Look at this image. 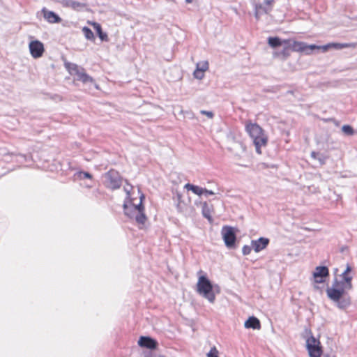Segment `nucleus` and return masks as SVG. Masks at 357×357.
I'll use <instances>...</instances> for the list:
<instances>
[{
  "mask_svg": "<svg viewBox=\"0 0 357 357\" xmlns=\"http://www.w3.org/2000/svg\"><path fill=\"white\" fill-rule=\"evenodd\" d=\"M340 277L341 280L335 278L331 287H327L326 292L328 298L335 303L338 308L344 310L348 307L351 303L348 291L353 288L352 277L344 272L340 275Z\"/></svg>",
  "mask_w": 357,
  "mask_h": 357,
  "instance_id": "nucleus-1",
  "label": "nucleus"
},
{
  "mask_svg": "<svg viewBox=\"0 0 357 357\" xmlns=\"http://www.w3.org/2000/svg\"><path fill=\"white\" fill-rule=\"evenodd\" d=\"M145 199V195L141 193L139 197V203L135 204L133 203V199L130 201L124 200L123 204V213L126 216L132 219L135 218L137 223L139 225H144L147 219L144 213V206L143 200Z\"/></svg>",
  "mask_w": 357,
  "mask_h": 357,
  "instance_id": "nucleus-2",
  "label": "nucleus"
},
{
  "mask_svg": "<svg viewBox=\"0 0 357 357\" xmlns=\"http://www.w3.org/2000/svg\"><path fill=\"white\" fill-rule=\"evenodd\" d=\"M245 130L252 139L256 151L260 154L261 147L266 146L268 140L263 129L257 123L248 121L245 123Z\"/></svg>",
  "mask_w": 357,
  "mask_h": 357,
  "instance_id": "nucleus-3",
  "label": "nucleus"
},
{
  "mask_svg": "<svg viewBox=\"0 0 357 357\" xmlns=\"http://www.w3.org/2000/svg\"><path fill=\"white\" fill-rule=\"evenodd\" d=\"M215 288L206 276L202 275L199 278L197 283V291L211 303H213L215 300Z\"/></svg>",
  "mask_w": 357,
  "mask_h": 357,
  "instance_id": "nucleus-4",
  "label": "nucleus"
},
{
  "mask_svg": "<svg viewBox=\"0 0 357 357\" xmlns=\"http://www.w3.org/2000/svg\"><path fill=\"white\" fill-rule=\"evenodd\" d=\"M64 66L71 75L76 76L75 79L77 81L83 84H93L96 89H98L94 79L86 73L84 68L70 62H65Z\"/></svg>",
  "mask_w": 357,
  "mask_h": 357,
  "instance_id": "nucleus-5",
  "label": "nucleus"
},
{
  "mask_svg": "<svg viewBox=\"0 0 357 357\" xmlns=\"http://www.w3.org/2000/svg\"><path fill=\"white\" fill-rule=\"evenodd\" d=\"M104 185L112 190L119 189L122 185V177L119 172L112 169L104 174Z\"/></svg>",
  "mask_w": 357,
  "mask_h": 357,
  "instance_id": "nucleus-6",
  "label": "nucleus"
},
{
  "mask_svg": "<svg viewBox=\"0 0 357 357\" xmlns=\"http://www.w3.org/2000/svg\"><path fill=\"white\" fill-rule=\"evenodd\" d=\"M254 6V14L255 18L258 20L260 17L264 14H268L273 9L275 0H263V3L256 2L255 0H252Z\"/></svg>",
  "mask_w": 357,
  "mask_h": 357,
  "instance_id": "nucleus-7",
  "label": "nucleus"
},
{
  "mask_svg": "<svg viewBox=\"0 0 357 357\" xmlns=\"http://www.w3.org/2000/svg\"><path fill=\"white\" fill-rule=\"evenodd\" d=\"M321 343L314 336L311 335L306 341V347L310 357H321L322 349Z\"/></svg>",
  "mask_w": 357,
  "mask_h": 357,
  "instance_id": "nucleus-8",
  "label": "nucleus"
},
{
  "mask_svg": "<svg viewBox=\"0 0 357 357\" xmlns=\"http://www.w3.org/2000/svg\"><path fill=\"white\" fill-rule=\"evenodd\" d=\"M222 235L227 247L232 248L236 239L234 228L229 226H225L222 229Z\"/></svg>",
  "mask_w": 357,
  "mask_h": 357,
  "instance_id": "nucleus-9",
  "label": "nucleus"
},
{
  "mask_svg": "<svg viewBox=\"0 0 357 357\" xmlns=\"http://www.w3.org/2000/svg\"><path fill=\"white\" fill-rule=\"evenodd\" d=\"M29 47L30 54L34 59L41 57L45 52L43 43L38 40L31 41Z\"/></svg>",
  "mask_w": 357,
  "mask_h": 357,
  "instance_id": "nucleus-10",
  "label": "nucleus"
},
{
  "mask_svg": "<svg viewBox=\"0 0 357 357\" xmlns=\"http://www.w3.org/2000/svg\"><path fill=\"white\" fill-rule=\"evenodd\" d=\"M313 280L315 283L319 284L325 282L326 278L329 275V271L326 266H317L313 272Z\"/></svg>",
  "mask_w": 357,
  "mask_h": 357,
  "instance_id": "nucleus-11",
  "label": "nucleus"
},
{
  "mask_svg": "<svg viewBox=\"0 0 357 357\" xmlns=\"http://www.w3.org/2000/svg\"><path fill=\"white\" fill-rule=\"evenodd\" d=\"M138 344L140 347L155 349L158 345V342L150 336H141L138 340Z\"/></svg>",
  "mask_w": 357,
  "mask_h": 357,
  "instance_id": "nucleus-12",
  "label": "nucleus"
},
{
  "mask_svg": "<svg viewBox=\"0 0 357 357\" xmlns=\"http://www.w3.org/2000/svg\"><path fill=\"white\" fill-rule=\"evenodd\" d=\"M269 243V239L264 237H260L257 240L251 241V245L255 252H259L265 249Z\"/></svg>",
  "mask_w": 357,
  "mask_h": 357,
  "instance_id": "nucleus-13",
  "label": "nucleus"
},
{
  "mask_svg": "<svg viewBox=\"0 0 357 357\" xmlns=\"http://www.w3.org/2000/svg\"><path fill=\"white\" fill-rule=\"evenodd\" d=\"M44 18L50 23H59L61 18L54 11L47 10L46 8L42 9Z\"/></svg>",
  "mask_w": 357,
  "mask_h": 357,
  "instance_id": "nucleus-14",
  "label": "nucleus"
},
{
  "mask_svg": "<svg viewBox=\"0 0 357 357\" xmlns=\"http://www.w3.org/2000/svg\"><path fill=\"white\" fill-rule=\"evenodd\" d=\"M232 139L234 140V144L232 146L229 148V150L238 157L240 152H244L245 151V146L242 142L234 140V137H232Z\"/></svg>",
  "mask_w": 357,
  "mask_h": 357,
  "instance_id": "nucleus-15",
  "label": "nucleus"
},
{
  "mask_svg": "<svg viewBox=\"0 0 357 357\" xmlns=\"http://www.w3.org/2000/svg\"><path fill=\"white\" fill-rule=\"evenodd\" d=\"M213 211V205L209 204L206 202L202 204V215L204 218L208 219L209 222H212V220H213L212 215H211Z\"/></svg>",
  "mask_w": 357,
  "mask_h": 357,
  "instance_id": "nucleus-16",
  "label": "nucleus"
},
{
  "mask_svg": "<svg viewBox=\"0 0 357 357\" xmlns=\"http://www.w3.org/2000/svg\"><path fill=\"white\" fill-rule=\"evenodd\" d=\"M244 326L246 328L259 329L261 328V324L257 318L255 317H250L245 321Z\"/></svg>",
  "mask_w": 357,
  "mask_h": 357,
  "instance_id": "nucleus-17",
  "label": "nucleus"
},
{
  "mask_svg": "<svg viewBox=\"0 0 357 357\" xmlns=\"http://www.w3.org/2000/svg\"><path fill=\"white\" fill-rule=\"evenodd\" d=\"M333 47L337 50H341L343 48H355L357 47L356 43H329L327 45L324 47V50H327L328 47Z\"/></svg>",
  "mask_w": 357,
  "mask_h": 357,
  "instance_id": "nucleus-18",
  "label": "nucleus"
},
{
  "mask_svg": "<svg viewBox=\"0 0 357 357\" xmlns=\"http://www.w3.org/2000/svg\"><path fill=\"white\" fill-rule=\"evenodd\" d=\"M92 25L101 41H107V34L102 31L101 25L98 22H93Z\"/></svg>",
  "mask_w": 357,
  "mask_h": 357,
  "instance_id": "nucleus-19",
  "label": "nucleus"
},
{
  "mask_svg": "<svg viewBox=\"0 0 357 357\" xmlns=\"http://www.w3.org/2000/svg\"><path fill=\"white\" fill-rule=\"evenodd\" d=\"M289 46L295 52H301L306 54V43L304 42L294 41Z\"/></svg>",
  "mask_w": 357,
  "mask_h": 357,
  "instance_id": "nucleus-20",
  "label": "nucleus"
},
{
  "mask_svg": "<svg viewBox=\"0 0 357 357\" xmlns=\"http://www.w3.org/2000/svg\"><path fill=\"white\" fill-rule=\"evenodd\" d=\"M185 188L187 189L188 190H192L193 193L197 195H202L203 194V188L197 185L187 183L185 185Z\"/></svg>",
  "mask_w": 357,
  "mask_h": 357,
  "instance_id": "nucleus-21",
  "label": "nucleus"
},
{
  "mask_svg": "<svg viewBox=\"0 0 357 357\" xmlns=\"http://www.w3.org/2000/svg\"><path fill=\"white\" fill-rule=\"evenodd\" d=\"M74 176L80 180L85 179V178L92 180V178H93V175L91 173H89L88 172H84V171L77 172L75 174Z\"/></svg>",
  "mask_w": 357,
  "mask_h": 357,
  "instance_id": "nucleus-22",
  "label": "nucleus"
},
{
  "mask_svg": "<svg viewBox=\"0 0 357 357\" xmlns=\"http://www.w3.org/2000/svg\"><path fill=\"white\" fill-rule=\"evenodd\" d=\"M82 32L87 40H94V34L90 28H89L88 26H84L82 28Z\"/></svg>",
  "mask_w": 357,
  "mask_h": 357,
  "instance_id": "nucleus-23",
  "label": "nucleus"
},
{
  "mask_svg": "<svg viewBox=\"0 0 357 357\" xmlns=\"http://www.w3.org/2000/svg\"><path fill=\"white\" fill-rule=\"evenodd\" d=\"M268 43L272 47H277L282 44L281 40L278 37H270L268 38Z\"/></svg>",
  "mask_w": 357,
  "mask_h": 357,
  "instance_id": "nucleus-24",
  "label": "nucleus"
},
{
  "mask_svg": "<svg viewBox=\"0 0 357 357\" xmlns=\"http://www.w3.org/2000/svg\"><path fill=\"white\" fill-rule=\"evenodd\" d=\"M342 131L344 132V135H346L347 136H352L355 133V130L349 125H344L342 127Z\"/></svg>",
  "mask_w": 357,
  "mask_h": 357,
  "instance_id": "nucleus-25",
  "label": "nucleus"
},
{
  "mask_svg": "<svg viewBox=\"0 0 357 357\" xmlns=\"http://www.w3.org/2000/svg\"><path fill=\"white\" fill-rule=\"evenodd\" d=\"M174 204L178 209V190L176 187L172 188Z\"/></svg>",
  "mask_w": 357,
  "mask_h": 357,
  "instance_id": "nucleus-26",
  "label": "nucleus"
},
{
  "mask_svg": "<svg viewBox=\"0 0 357 357\" xmlns=\"http://www.w3.org/2000/svg\"><path fill=\"white\" fill-rule=\"evenodd\" d=\"M197 69H199L204 72L208 69V61H204L202 63H199L197 64Z\"/></svg>",
  "mask_w": 357,
  "mask_h": 357,
  "instance_id": "nucleus-27",
  "label": "nucleus"
},
{
  "mask_svg": "<svg viewBox=\"0 0 357 357\" xmlns=\"http://www.w3.org/2000/svg\"><path fill=\"white\" fill-rule=\"evenodd\" d=\"M320 47L316 45H307L306 43V47H305V49H306V54H310L313 50H317V49H319Z\"/></svg>",
  "mask_w": 357,
  "mask_h": 357,
  "instance_id": "nucleus-28",
  "label": "nucleus"
},
{
  "mask_svg": "<svg viewBox=\"0 0 357 357\" xmlns=\"http://www.w3.org/2000/svg\"><path fill=\"white\" fill-rule=\"evenodd\" d=\"M194 76L198 79H202L204 76V72L199 69H196L194 72Z\"/></svg>",
  "mask_w": 357,
  "mask_h": 357,
  "instance_id": "nucleus-29",
  "label": "nucleus"
},
{
  "mask_svg": "<svg viewBox=\"0 0 357 357\" xmlns=\"http://www.w3.org/2000/svg\"><path fill=\"white\" fill-rule=\"evenodd\" d=\"M68 6H70L71 8H74V9H76L78 7L83 6V4L79 3V2H78V1H70L68 2Z\"/></svg>",
  "mask_w": 357,
  "mask_h": 357,
  "instance_id": "nucleus-30",
  "label": "nucleus"
},
{
  "mask_svg": "<svg viewBox=\"0 0 357 357\" xmlns=\"http://www.w3.org/2000/svg\"><path fill=\"white\" fill-rule=\"evenodd\" d=\"M252 248V245L251 246L247 245H244L242 249L243 255H248L250 254Z\"/></svg>",
  "mask_w": 357,
  "mask_h": 357,
  "instance_id": "nucleus-31",
  "label": "nucleus"
},
{
  "mask_svg": "<svg viewBox=\"0 0 357 357\" xmlns=\"http://www.w3.org/2000/svg\"><path fill=\"white\" fill-rule=\"evenodd\" d=\"M132 185H130V188L128 189L127 188L124 187V191L126 192V197L125 199V200L126 201H130V199H132L130 197V191L132 189Z\"/></svg>",
  "mask_w": 357,
  "mask_h": 357,
  "instance_id": "nucleus-32",
  "label": "nucleus"
},
{
  "mask_svg": "<svg viewBox=\"0 0 357 357\" xmlns=\"http://www.w3.org/2000/svg\"><path fill=\"white\" fill-rule=\"evenodd\" d=\"M218 351L215 347H213L211 349V351L208 353V357H218Z\"/></svg>",
  "mask_w": 357,
  "mask_h": 357,
  "instance_id": "nucleus-33",
  "label": "nucleus"
},
{
  "mask_svg": "<svg viewBox=\"0 0 357 357\" xmlns=\"http://www.w3.org/2000/svg\"><path fill=\"white\" fill-rule=\"evenodd\" d=\"M200 113L207 116L209 119H212L214 116L213 113L211 111L201 110Z\"/></svg>",
  "mask_w": 357,
  "mask_h": 357,
  "instance_id": "nucleus-34",
  "label": "nucleus"
},
{
  "mask_svg": "<svg viewBox=\"0 0 357 357\" xmlns=\"http://www.w3.org/2000/svg\"><path fill=\"white\" fill-rule=\"evenodd\" d=\"M203 194H205L207 196V195H215V192H214L212 190H209L206 188H203Z\"/></svg>",
  "mask_w": 357,
  "mask_h": 357,
  "instance_id": "nucleus-35",
  "label": "nucleus"
},
{
  "mask_svg": "<svg viewBox=\"0 0 357 357\" xmlns=\"http://www.w3.org/2000/svg\"><path fill=\"white\" fill-rule=\"evenodd\" d=\"M282 54L284 58H287L289 55V50L288 47H285L282 51Z\"/></svg>",
  "mask_w": 357,
  "mask_h": 357,
  "instance_id": "nucleus-36",
  "label": "nucleus"
},
{
  "mask_svg": "<svg viewBox=\"0 0 357 357\" xmlns=\"http://www.w3.org/2000/svg\"><path fill=\"white\" fill-rule=\"evenodd\" d=\"M351 271V266L349 264H347V268L345 269V271L344 272L346 273L347 274H348Z\"/></svg>",
  "mask_w": 357,
  "mask_h": 357,
  "instance_id": "nucleus-37",
  "label": "nucleus"
},
{
  "mask_svg": "<svg viewBox=\"0 0 357 357\" xmlns=\"http://www.w3.org/2000/svg\"><path fill=\"white\" fill-rule=\"evenodd\" d=\"M317 153L316 152H314V151H312V152L311 153V156H312V158H314V159H315V158H317Z\"/></svg>",
  "mask_w": 357,
  "mask_h": 357,
  "instance_id": "nucleus-38",
  "label": "nucleus"
},
{
  "mask_svg": "<svg viewBox=\"0 0 357 357\" xmlns=\"http://www.w3.org/2000/svg\"><path fill=\"white\" fill-rule=\"evenodd\" d=\"M192 1H193V0H185V2L186 3H192Z\"/></svg>",
  "mask_w": 357,
  "mask_h": 357,
  "instance_id": "nucleus-39",
  "label": "nucleus"
}]
</instances>
